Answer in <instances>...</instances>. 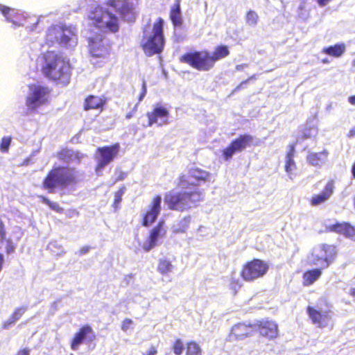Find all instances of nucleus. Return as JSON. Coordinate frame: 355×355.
<instances>
[{
	"instance_id": "f257e3e1",
	"label": "nucleus",
	"mask_w": 355,
	"mask_h": 355,
	"mask_svg": "<svg viewBox=\"0 0 355 355\" xmlns=\"http://www.w3.org/2000/svg\"><path fill=\"white\" fill-rule=\"evenodd\" d=\"M209 172L198 167L190 168L187 173H181L176 186L182 191H170L164 194V202L169 210L187 211L198 206L204 200L205 194L198 187L209 180Z\"/></svg>"
},
{
	"instance_id": "f03ea898",
	"label": "nucleus",
	"mask_w": 355,
	"mask_h": 355,
	"mask_svg": "<svg viewBox=\"0 0 355 355\" xmlns=\"http://www.w3.org/2000/svg\"><path fill=\"white\" fill-rule=\"evenodd\" d=\"M71 70L69 61L60 53L47 51L42 54L40 71L49 81L66 86L70 82Z\"/></svg>"
},
{
	"instance_id": "7ed1b4c3",
	"label": "nucleus",
	"mask_w": 355,
	"mask_h": 355,
	"mask_svg": "<svg viewBox=\"0 0 355 355\" xmlns=\"http://www.w3.org/2000/svg\"><path fill=\"white\" fill-rule=\"evenodd\" d=\"M230 53L227 46L218 45L212 53L207 50L189 51L182 55L179 60L198 71H207L214 68L217 61L225 58Z\"/></svg>"
},
{
	"instance_id": "20e7f679",
	"label": "nucleus",
	"mask_w": 355,
	"mask_h": 355,
	"mask_svg": "<svg viewBox=\"0 0 355 355\" xmlns=\"http://www.w3.org/2000/svg\"><path fill=\"white\" fill-rule=\"evenodd\" d=\"M78 182L75 168L67 166H53L44 177L42 187L48 193L55 192L58 188H65Z\"/></svg>"
},
{
	"instance_id": "39448f33",
	"label": "nucleus",
	"mask_w": 355,
	"mask_h": 355,
	"mask_svg": "<svg viewBox=\"0 0 355 355\" xmlns=\"http://www.w3.org/2000/svg\"><path fill=\"white\" fill-rule=\"evenodd\" d=\"M164 20L159 17L153 25L152 33L144 35L141 46L148 56L160 53L164 46Z\"/></svg>"
},
{
	"instance_id": "423d86ee",
	"label": "nucleus",
	"mask_w": 355,
	"mask_h": 355,
	"mask_svg": "<svg viewBox=\"0 0 355 355\" xmlns=\"http://www.w3.org/2000/svg\"><path fill=\"white\" fill-rule=\"evenodd\" d=\"M269 270L268 263L260 259H252L246 261L240 271V276L247 282H252L264 277Z\"/></svg>"
},
{
	"instance_id": "0eeeda50",
	"label": "nucleus",
	"mask_w": 355,
	"mask_h": 355,
	"mask_svg": "<svg viewBox=\"0 0 355 355\" xmlns=\"http://www.w3.org/2000/svg\"><path fill=\"white\" fill-rule=\"evenodd\" d=\"M92 25L103 33H116L120 28L119 18L110 11L104 10L90 17Z\"/></svg>"
},
{
	"instance_id": "6e6552de",
	"label": "nucleus",
	"mask_w": 355,
	"mask_h": 355,
	"mask_svg": "<svg viewBox=\"0 0 355 355\" xmlns=\"http://www.w3.org/2000/svg\"><path fill=\"white\" fill-rule=\"evenodd\" d=\"M28 88L30 92L26 98V105L30 111H35L49 103L51 89L48 87L31 84Z\"/></svg>"
},
{
	"instance_id": "1a4fd4ad",
	"label": "nucleus",
	"mask_w": 355,
	"mask_h": 355,
	"mask_svg": "<svg viewBox=\"0 0 355 355\" xmlns=\"http://www.w3.org/2000/svg\"><path fill=\"white\" fill-rule=\"evenodd\" d=\"M106 5L112 8L123 21L134 22L137 18L138 0H107Z\"/></svg>"
},
{
	"instance_id": "9d476101",
	"label": "nucleus",
	"mask_w": 355,
	"mask_h": 355,
	"mask_svg": "<svg viewBox=\"0 0 355 355\" xmlns=\"http://www.w3.org/2000/svg\"><path fill=\"white\" fill-rule=\"evenodd\" d=\"M253 137L248 134L239 135L232 140L230 144L223 150V156L225 160H230L232 156L239 152H241L247 147L251 146Z\"/></svg>"
},
{
	"instance_id": "9b49d317",
	"label": "nucleus",
	"mask_w": 355,
	"mask_h": 355,
	"mask_svg": "<svg viewBox=\"0 0 355 355\" xmlns=\"http://www.w3.org/2000/svg\"><path fill=\"white\" fill-rule=\"evenodd\" d=\"M120 144L115 143L110 146H105L97 148L99 158L96 166V171H99L110 164L119 154Z\"/></svg>"
},
{
	"instance_id": "f8f14e48",
	"label": "nucleus",
	"mask_w": 355,
	"mask_h": 355,
	"mask_svg": "<svg viewBox=\"0 0 355 355\" xmlns=\"http://www.w3.org/2000/svg\"><path fill=\"white\" fill-rule=\"evenodd\" d=\"M95 339L96 335L92 327L85 324L74 334L70 341V347L73 351H77L82 344L93 342Z\"/></svg>"
},
{
	"instance_id": "ddd939ff",
	"label": "nucleus",
	"mask_w": 355,
	"mask_h": 355,
	"mask_svg": "<svg viewBox=\"0 0 355 355\" xmlns=\"http://www.w3.org/2000/svg\"><path fill=\"white\" fill-rule=\"evenodd\" d=\"M254 325L255 332H259L261 336L268 340H274L279 336L278 324L274 320L265 318L257 321Z\"/></svg>"
},
{
	"instance_id": "4468645a",
	"label": "nucleus",
	"mask_w": 355,
	"mask_h": 355,
	"mask_svg": "<svg viewBox=\"0 0 355 355\" xmlns=\"http://www.w3.org/2000/svg\"><path fill=\"white\" fill-rule=\"evenodd\" d=\"M306 311L313 324L318 328H324L328 325L331 320V310L323 311L314 306L309 305Z\"/></svg>"
},
{
	"instance_id": "2eb2a0df",
	"label": "nucleus",
	"mask_w": 355,
	"mask_h": 355,
	"mask_svg": "<svg viewBox=\"0 0 355 355\" xmlns=\"http://www.w3.org/2000/svg\"><path fill=\"white\" fill-rule=\"evenodd\" d=\"M254 333L255 328L254 324L239 322L232 327L227 336V339L230 342L240 340L252 336Z\"/></svg>"
},
{
	"instance_id": "dca6fc26",
	"label": "nucleus",
	"mask_w": 355,
	"mask_h": 355,
	"mask_svg": "<svg viewBox=\"0 0 355 355\" xmlns=\"http://www.w3.org/2000/svg\"><path fill=\"white\" fill-rule=\"evenodd\" d=\"M89 51L96 58L105 57L110 53V45L108 42H103V37L96 35L88 38Z\"/></svg>"
},
{
	"instance_id": "f3484780",
	"label": "nucleus",
	"mask_w": 355,
	"mask_h": 355,
	"mask_svg": "<svg viewBox=\"0 0 355 355\" xmlns=\"http://www.w3.org/2000/svg\"><path fill=\"white\" fill-rule=\"evenodd\" d=\"M146 116L148 119V126H152L153 124L161 126L168 123L169 112L164 106L156 105L151 112H147Z\"/></svg>"
},
{
	"instance_id": "a211bd4d",
	"label": "nucleus",
	"mask_w": 355,
	"mask_h": 355,
	"mask_svg": "<svg viewBox=\"0 0 355 355\" xmlns=\"http://www.w3.org/2000/svg\"><path fill=\"white\" fill-rule=\"evenodd\" d=\"M162 198L159 195L155 196L149 205L148 210L144 214L141 224L148 227L153 223L161 211Z\"/></svg>"
},
{
	"instance_id": "6ab92c4d",
	"label": "nucleus",
	"mask_w": 355,
	"mask_h": 355,
	"mask_svg": "<svg viewBox=\"0 0 355 355\" xmlns=\"http://www.w3.org/2000/svg\"><path fill=\"white\" fill-rule=\"evenodd\" d=\"M334 181L333 180H329L320 193L313 195L310 198V205L311 206L315 207L324 203L331 198L334 193Z\"/></svg>"
},
{
	"instance_id": "aec40b11",
	"label": "nucleus",
	"mask_w": 355,
	"mask_h": 355,
	"mask_svg": "<svg viewBox=\"0 0 355 355\" xmlns=\"http://www.w3.org/2000/svg\"><path fill=\"white\" fill-rule=\"evenodd\" d=\"M166 230L164 228V222L159 221L150 231L148 243L144 245L143 248L146 252L149 251L157 245V241L159 237L166 235Z\"/></svg>"
},
{
	"instance_id": "412c9836",
	"label": "nucleus",
	"mask_w": 355,
	"mask_h": 355,
	"mask_svg": "<svg viewBox=\"0 0 355 355\" xmlns=\"http://www.w3.org/2000/svg\"><path fill=\"white\" fill-rule=\"evenodd\" d=\"M107 104V98L103 96L89 95L83 102V109L85 111L97 110L103 112Z\"/></svg>"
},
{
	"instance_id": "4be33fe9",
	"label": "nucleus",
	"mask_w": 355,
	"mask_h": 355,
	"mask_svg": "<svg viewBox=\"0 0 355 355\" xmlns=\"http://www.w3.org/2000/svg\"><path fill=\"white\" fill-rule=\"evenodd\" d=\"M84 155L78 150H73L68 148H62L56 154V157L60 162L69 163H80Z\"/></svg>"
},
{
	"instance_id": "5701e85b",
	"label": "nucleus",
	"mask_w": 355,
	"mask_h": 355,
	"mask_svg": "<svg viewBox=\"0 0 355 355\" xmlns=\"http://www.w3.org/2000/svg\"><path fill=\"white\" fill-rule=\"evenodd\" d=\"M329 232L344 235L347 238L355 236V227L348 222L336 223L327 227Z\"/></svg>"
},
{
	"instance_id": "b1692460",
	"label": "nucleus",
	"mask_w": 355,
	"mask_h": 355,
	"mask_svg": "<svg viewBox=\"0 0 355 355\" xmlns=\"http://www.w3.org/2000/svg\"><path fill=\"white\" fill-rule=\"evenodd\" d=\"M64 30L58 26H53L48 28L46 35V44L52 46L56 42H62L65 41L63 38Z\"/></svg>"
},
{
	"instance_id": "393cba45",
	"label": "nucleus",
	"mask_w": 355,
	"mask_h": 355,
	"mask_svg": "<svg viewBox=\"0 0 355 355\" xmlns=\"http://www.w3.org/2000/svg\"><path fill=\"white\" fill-rule=\"evenodd\" d=\"M321 268H313L306 270L302 274V285L310 286L318 281L322 275Z\"/></svg>"
},
{
	"instance_id": "a878e982",
	"label": "nucleus",
	"mask_w": 355,
	"mask_h": 355,
	"mask_svg": "<svg viewBox=\"0 0 355 355\" xmlns=\"http://www.w3.org/2000/svg\"><path fill=\"white\" fill-rule=\"evenodd\" d=\"M180 3L181 0H175L170 9L169 17L174 26H181L182 24Z\"/></svg>"
},
{
	"instance_id": "bb28decb",
	"label": "nucleus",
	"mask_w": 355,
	"mask_h": 355,
	"mask_svg": "<svg viewBox=\"0 0 355 355\" xmlns=\"http://www.w3.org/2000/svg\"><path fill=\"white\" fill-rule=\"evenodd\" d=\"M346 51V45L344 43H337L322 49V52L333 58L341 57Z\"/></svg>"
},
{
	"instance_id": "cd10ccee",
	"label": "nucleus",
	"mask_w": 355,
	"mask_h": 355,
	"mask_svg": "<svg viewBox=\"0 0 355 355\" xmlns=\"http://www.w3.org/2000/svg\"><path fill=\"white\" fill-rule=\"evenodd\" d=\"M26 308L21 306L15 309L9 318L3 322L2 328L4 329H8L10 327L11 325L14 324L17 321H18L22 315L24 314Z\"/></svg>"
},
{
	"instance_id": "c85d7f7f",
	"label": "nucleus",
	"mask_w": 355,
	"mask_h": 355,
	"mask_svg": "<svg viewBox=\"0 0 355 355\" xmlns=\"http://www.w3.org/2000/svg\"><path fill=\"white\" fill-rule=\"evenodd\" d=\"M320 253L324 256L328 260L332 263L334 260L337 251L336 246L334 245L322 244L319 248Z\"/></svg>"
},
{
	"instance_id": "c756f323",
	"label": "nucleus",
	"mask_w": 355,
	"mask_h": 355,
	"mask_svg": "<svg viewBox=\"0 0 355 355\" xmlns=\"http://www.w3.org/2000/svg\"><path fill=\"white\" fill-rule=\"evenodd\" d=\"M326 156L327 153L325 152L311 153L307 155V161L312 166H320Z\"/></svg>"
},
{
	"instance_id": "7c9ffc66",
	"label": "nucleus",
	"mask_w": 355,
	"mask_h": 355,
	"mask_svg": "<svg viewBox=\"0 0 355 355\" xmlns=\"http://www.w3.org/2000/svg\"><path fill=\"white\" fill-rule=\"evenodd\" d=\"M173 266L171 261L167 259H161L159 260L157 270L162 275H166L171 272Z\"/></svg>"
},
{
	"instance_id": "2f4dec72",
	"label": "nucleus",
	"mask_w": 355,
	"mask_h": 355,
	"mask_svg": "<svg viewBox=\"0 0 355 355\" xmlns=\"http://www.w3.org/2000/svg\"><path fill=\"white\" fill-rule=\"evenodd\" d=\"M331 262L327 259L324 256L321 254L320 253L318 254H313L312 259L310 263L311 266H318L320 265L321 267L320 268L325 269L327 268L330 265Z\"/></svg>"
},
{
	"instance_id": "473e14b6",
	"label": "nucleus",
	"mask_w": 355,
	"mask_h": 355,
	"mask_svg": "<svg viewBox=\"0 0 355 355\" xmlns=\"http://www.w3.org/2000/svg\"><path fill=\"white\" fill-rule=\"evenodd\" d=\"M185 355H202V350L198 343L190 340L186 344Z\"/></svg>"
},
{
	"instance_id": "72a5a7b5",
	"label": "nucleus",
	"mask_w": 355,
	"mask_h": 355,
	"mask_svg": "<svg viewBox=\"0 0 355 355\" xmlns=\"http://www.w3.org/2000/svg\"><path fill=\"white\" fill-rule=\"evenodd\" d=\"M191 217H184L181 220L178 221L173 227L174 234H182L186 232L189 227Z\"/></svg>"
},
{
	"instance_id": "f704fd0d",
	"label": "nucleus",
	"mask_w": 355,
	"mask_h": 355,
	"mask_svg": "<svg viewBox=\"0 0 355 355\" xmlns=\"http://www.w3.org/2000/svg\"><path fill=\"white\" fill-rule=\"evenodd\" d=\"M146 92H147L146 83L145 80H143L142 85H141V91L138 97V103L135 105V107L133 108V110L131 112H130L125 114V118L127 119H130L134 116L135 112L136 111V110L137 108L138 104L144 99V98L145 97V96L146 94Z\"/></svg>"
},
{
	"instance_id": "c9c22d12",
	"label": "nucleus",
	"mask_w": 355,
	"mask_h": 355,
	"mask_svg": "<svg viewBox=\"0 0 355 355\" xmlns=\"http://www.w3.org/2000/svg\"><path fill=\"white\" fill-rule=\"evenodd\" d=\"M39 198L42 203L49 207L52 210L59 214L63 213L64 209L61 207L58 203L51 201L44 196H39Z\"/></svg>"
},
{
	"instance_id": "e433bc0d",
	"label": "nucleus",
	"mask_w": 355,
	"mask_h": 355,
	"mask_svg": "<svg viewBox=\"0 0 355 355\" xmlns=\"http://www.w3.org/2000/svg\"><path fill=\"white\" fill-rule=\"evenodd\" d=\"M125 191V187H121L114 194V198L112 203L113 208L116 210L119 208L120 203L122 201V196Z\"/></svg>"
},
{
	"instance_id": "4c0bfd02",
	"label": "nucleus",
	"mask_w": 355,
	"mask_h": 355,
	"mask_svg": "<svg viewBox=\"0 0 355 355\" xmlns=\"http://www.w3.org/2000/svg\"><path fill=\"white\" fill-rule=\"evenodd\" d=\"M185 347L180 338H176L174 340L171 348L175 355H182Z\"/></svg>"
},
{
	"instance_id": "58836bf2",
	"label": "nucleus",
	"mask_w": 355,
	"mask_h": 355,
	"mask_svg": "<svg viewBox=\"0 0 355 355\" xmlns=\"http://www.w3.org/2000/svg\"><path fill=\"white\" fill-rule=\"evenodd\" d=\"M259 21V16L257 13L252 10H250L247 12L245 16L246 24L249 26H255Z\"/></svg>"
},
{
	"instance_id": "ea45409f",
	"label": "nucleus",
	"mask_w": 355,
	"mask_h": 355,
	"mask_svg": "<svg viewBox=\"0 0 355 355\" xmlns=\"http://www.w3.org/2000/svg\"><path fill=\"white\" fill-rule=\"evenodd\" d=\"M11 144L10 137H3L0 141V150L2 153H7Z\"/></svg>"
},
{
	"instance_id": "a19ab883",
	"label": "nucleus",
	"mask_w": 355,
	"mask_h": 355,
	"mask_svg": "<svg viewBox=\"0 0 355 355\" xmlns=\"http://www.w3.org/2000/svg\"><path fill=\"white\" fill-rule=\"evenodd\" d=\"M295 168L296 164L294 159H286L285 171L287 173L291 174Z\"/></svg>"
},
{
	"instance_id": "79ce46f5",
	"label": "nucleus",
	"mask_w": 355,
	"mask_h": 355,
	"mask_svg": "<svg viewBox=\"0 0 355 355\" xmlns=\"http://www.w3.org/2000/svg\"><path fill=\"white\" fill-rule=\"evenodd\" d=\"M133 324V321L130 318L124 319L121 322V328L123 331H127L132 327Z\"/></svg>"
},
{
	"instance_id": "37998d69",
	"label": "nucleus",
	"mask_w": 355,
	"mask_h": 355,
	"mask_svg": "<svg viewBox=\"0 0 355 355\" xmlns=\"http://www.w3.org/2000/svg\"><path fill=\"white\" fill-rule=\"evenodd\" d=\"M295 153V144H291L288 145V150L286 154V159H293Z\"/></svg>"
},
{
	"instance_id": "c03bdc74",
	"label": "nucleus",
	"mask_w": 355,
	"mask_h": 355,
	"mask_svg": "<svg viewBox=\"0 0 355 355\" xmlns=\"http://www.w3.org/2000/svg\"><path fill=\"white\" fill-rule=\"evenodd\" d=\"M15 246L10 239L6 240V251L7 254H10L15 251Z\"/></svg>"
},
{
	"instance_id": "a18cd8bd",
	"label": "nucleus",
	"mask_w": 355,
	"mask_h": 355,
	"mask_svg": "<svg viewBox=\"0 0 355 355\" xmlns=\"http://www.w3.org/2000/svg\"><path fill=\"white\" fill-rule=\"evenodd\" d=\"M10 10L11 9L9 7L0 4V12L7 18L8 21H11L8 17V15L9 14Z\"/></svg>"
},
{
	"instance_id": "49530a36",
	"label": "nucleus",
	"mask_w": 355,
	"mask_h": 355,
	"mask_svg": "<svg viewBox=\"0 0 355 355\" xmlns=\"http://www.w3.org/2000/svg\"><path fill=\"white\" fill-rule=\"evenodd\" d=\"M157 353V349L155 346L152 345L148 350L144 353L142 355H156Z\"/></svg>"
},
{
	"instance_id": "de8ad7c7",
	"label": "nucleus",
	"mask_w": 355,
	"mask_h": 355,
	"mask_svg": "<svg viewBox=\"0 0 355 355\" xmlns=\"http://www.w3.org/2000/svg\"><path fill=\"white\" fill-rule=\"evenodd\" d=\"M256 78V75H252L251 76H250L248 79L242 81L236 88V89H239L244 84H246L247 83H248L250 80H253V79H255Z\"/></svg>"
},
{
	"instance_id": "09e8293b",
	"label": "nucleus",
	"mask_w": 355,
	"mask_h": 355,
	"mask_svg": "<svg viewBox=\"0 0 355 355\" xmlns=\"http://www.w3.org/2000/svg\"><path fill=\"white\" fill-rule=\"evenodd\" d=\"M30 354V349L28 348H23L18 350L16 355H29Z\"/></svg>"
},
{
	"instance_id": "8fccbe9b",
	"label": "nucleus",
	"mask_w": 355,
	"mask_h": 355,
	"mask_svg": "<svg viewBox=\"0 0 355 355\" xmlns=\"http://www.w3.org/2000/svg\"><path fill=\"white\" fill-rule=\"evenodd\" d=\"M126 175H127L126 173L120 172L119 175L116 178L114 182L124 180L126 178Z\"/></svg>"
},
{
	"instance_id": "3c124183",
	"label": "nucleus",
	"mask_w": 355,
	"mask_h": 355,
	"mask_svg": "<svg viewBox=\"0 0 355 355\" xmlns=\"http://www.w3.org/2000/svg\"><path fill=\"white\" fill-rule=\"evenodd\" d=\"M89 250H90V247L84 246L79 250V253H80V254H84L87 253Z\"/></svg>"
},
{
	"instance_id": "603ef678",
	"label": "nucleus",
	"mask_w": 355,
	"mask_h": 355,
	"mask_svg": "<svg viewBox=\"0 0 355 355\" xmlns=\"http://www.w3.org/2000/svg\"><path fill=\"white\" fill-rule=\"evenodd\" d=\"M349 102L352 105H355V96H351L349 97Z\"/></svg>"
},
{
	"instance_id": "864d4df0",
	"label": "nucleus",
	"mask_w": 355,
	"mask_h": 355,
	"mask_svg": "<svg viewBox=\"0 0 355 355\" xmlns=\"http://www.w3.org/2000/svg\"><path fill=\"white\" fill-rule=\"evenodd\" d=\"M352 175L354 179H355V161L352 166Z\"/></svg>"
},
{
	"instance_id": "5fc2aeb1",
	"label": "nucleus",
	"mask_w": 355,
	"mask_h": 355,
	"mask_svg": "<svg viewBox=\"0 0 355 355\" xmlns=\"http://www.w3.org/2000/svg\"><path fill=\"white\" fill-rule=\"evenodd\" d=\"M349 293L352 297H355V288H351Z\"/></svg>"
},
{
	"instance_id": "6e6d98bb",
	"label": "nucleus",
	"mask_w": 355,
	"mask_h": 355,
	"mask_svg": "<svg viewBox=\"0 0 355 355\" xmlns=\"http://www.w3.org/2000/svg\"><path fill=\"white\" fill-rule=\"evenodd\" d=\"M351 66L354 70H355V58L352 60Z\"/></svg>"
},
{
	"instance_id": "4d7b16f0",
	"label": "nucleus",
	"mask_w": 355,
	"mask_h": 355,
	"mask_svg": "<svg viewBox=\"0 0 355 355\" xmlns=\"http://www.w3.org/2000/svg\"><path fill=\"white\" fill-rule=\"evenodd\" d=\"M309 137H310V135H306V134H304V135H302V139H308V138H309Z\"/></svg>"
},
{
	"instance_id": "13d9d810",
	"label": "nucleus",
	"mask_w": 355,
	"mask_h": 355,
	"mask_svg": "<svg viewBox=\"0 0 355 355\" xmlns=\"http://www.w3.org/2000/svg\"><path fill=\"white\" fill-rule=\"evenodd\" d=\"M354 135H355V130H351L350 132H349V136L350 137H352Z\"/></svg>"
},
{
	"instance_id": "bf43d9fd",
	"label": "nucleus",
	"mask_w": 355,
	"mask_h": 355,
	"mask_svg": "<svg viewBox=\"0 0 355 355\" xmlns=\"http://www.w3.org/2000/svg\"><path fill=\"white\" fill-rule=\"evenodd\" d=\"M234 282L236 283V284H238L239 287L241 286V284H239V281L238 279L235 280Z\"/></svg>"
},
{
	"instance_id": "052dcab7",
	"label": "nucleus",
	"mask_w": 355,
	"mask_h": 355,
	"mask_svg": "<svg viewBox=\"0 0 355 355\" xmlns=\"http://www.w3.org/2000/svg\"><path fill=\"white\" fill-rule=\"evenodd\" d=\"M322 62L323 63H328L329 62V60L327 59H323L322 60Z\"/></svg>"
},
{
	"instance_id": "680f3d73",
	"label": "nucleus",
	"mask_w": 355,
	"mask_h": 355,
	"mask_svg": "<svg viewBox=\"0 0 355 355\" xmlns=\"http://www.w3.org/2000/svg\"><path fill=\"white\" fill-rule=\"evenodd\" d=\"M144 31V34L146 33V27H145V28H144V31Z\"/></svg>"
}]
</instances>
